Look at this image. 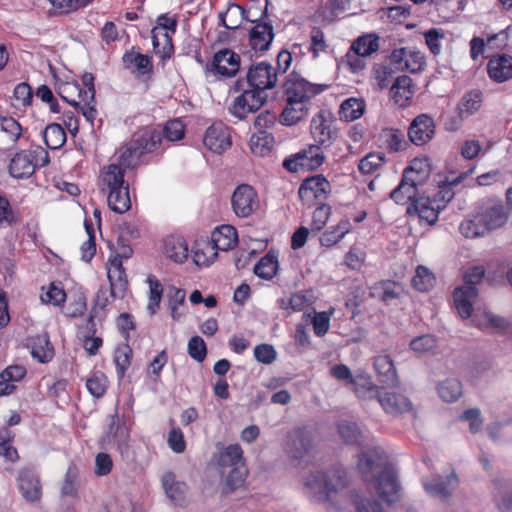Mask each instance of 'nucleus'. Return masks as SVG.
Segmentation results:
<instances>
[{"mask_svg": "<svg viewBox=\"0 0 512 512\" xmlns=\"http://www.w3.org/2000/svg\"><path fill=\"white\" fill-rule=\"evenodd\" d=\"M390 63L397 71L419 73L426 66L424 53L411 47H402L392 51L389 55Z\"/></svg>", "mask_w": 512, "mask_h": 512, "instance_id": "7", "label": "nucleus"}, {"mask_svg": "<svg viewBox=\"0 0 512 512\" xmlns=\"http://www.w3.org/2000/svg\"><path fill=\"white\" fill-rule=\"evenodd\" d=\"M422 186L423 184H418L415 179L403 175L400 184L390 193V197L397 204L403 205L409 201L413 203L419 198V188Z\"/></svg>", "mask_w": 512, "mask_h": 512, "instance_id": "29", "label": "nucleus"}, {"mask_svg": "<svg viewBox=\"0 0 512 512\" xmlns=\"http://www.w3.org/2000/svg\"><path fill=\"white\" fill-rule=\"evenodd\" d=\"M19 489L22 496L29 502H36L41 498V485L36 474L24 469L18 477Z\"/></svg>", "mask_w": 512, "mask_h": 512, "instance_id": "30", "label": "nucleus"}, {"mask_svg": "<svg viewBox=\"0 0 512 512\" xmlns=\"http://www.w3.org/2000/svg\"><path fill=\"white\" fill-rule=\"evenodd\" d=\"M108 379L101 373L96 372L86 381V387L89 393L95 398H101L107 389Z\"/></svg>", "mask_w": 512, "mask_h": 512, "instance_id": "60", "label": "nucleus"}, {"mask_svg": "<svg viewBox=\"0 0 512 512\" xmlns=\"http://www.w3.org/2000/svg\"><path fill=\"white\" fill-rule=\"evenodd\" d=\"M0 129L12 144H15L23 134L22 126L13 117L0 116Z\"/></svg>", "mask_w": 512, "mask_h": 512, "instance_id": "55", "label": "nucleus"}, {"mask_svg": "<svg viewBox=\"0 0 512 512\" xmlns=\"http://www.w3.org/2000/svg\"><path fill=\"white\" fill-rule=\"evenodd\" d=\"M482 92L472 90L466 93L458 104V112L461 118H467L476 113L482 105Z\"/></svg>", "mask_w": 512, "mask_h": 512, "instance_id": "45", "label": "nucleus"}, {"mask_svg": "<svg viewBox=\"0 0 512 512\" xmlns=\"http://www.w3.org/2000/svg\"><path fill=\"white\" fill-rule=\"evenodd\" d=\"M231 206L237 217L248 218L259 208L257 192L248 184L237 186L231 196Z\"/></svg>", "mask_w": 512, "mask_h": 512, "instance_id": "9", "label": "nucleus"}, {"mask_svg": "<svg viewBox=\"0 0 512 512\" xmlns=\"http://www.w3.org/2000/svg\"><path fill=\"white\" fill-rule=\"evenodd\" d=\"M378 402L384 411L391 415H398L412 410L410 400L402 394H381L378 396Z\"/></svg>", "mask_w": 512, "mask_h": 512, "instance_id": "32", "label": "nucleus"}, {"mask_svg": "<svg viewBox=\"0 0 512 512\" xmlns=\"http://www.w3.org/2000/svg\"><path fill=\"white\" fill-rule=\"evenodd\" d=\"M386 460L383 449L371 448L359 456L358 469L364 481H376L379 496L391 503L398 499L400 486L394 471L386 466Z\"/></svg>", "mask_w": 512, "mask_h": 512, "instance_id": "2", "label": "nucleus"}, {"mask_svg": "<svg viewBox=\"0 0 512 512\" xmlns=\"http://www.w3.org/2000/svg\"><path fill=\"white\" fill-rule=\"evenodd\" d=\"M125 170L116 163L105 166L100 175V185L103 191H111L129 185L124 180Z\"/></svg>", "mask_w": 512, "mask_h": 512, "instance_id": "31", "label": "nucleus"}, {"mask_svg": "<svg viewBox=\"0 0 512 512\" xmlns=\"http://www.w3.org/2000/svg\"><path fill=\"white\" fill-rule=\"evenodd\" d=\"M278 271V258L273 252H268L255 265L254 273L266 280H271Z\"/></svg>", "mask_w": 512, "mask_h": 512, "instance_id": "47", "label": "nucleus"}, {"mask_svg": "<svg viewBox=\"0 0 512 512\" xmlns=\"http://www.w3.org/2000/svg\"><path fill=\"white\" fill-rule=\"evenodd\" d=\"M390 93L396 104L400 106L407 105L414 95L412 79L406 75L397 77L391 86Z\"/></svg>", "mask_w": 512, "mask_h": 512, "instance_id": "36", "label": "nucleus"}, {"mask_svg": "<svg viewBox=\"0 0 512 512\" xmlns=\"http://www.w3.org/2000/svg\"><path fill=\"white\" fill-rule=\"evenodd\" d=\"M43 138L48 148L56 150L65 144L66 133L60 124L52 123L45 128Z\"/></svg>", "mask_w": 512, "mask_h": 512, "instance_id": "51", "label": "nucleus"}, {"mask_svg": "<svg viewBox=\"0 0 512 512\" xmlns=\"http://www.w3.org/2000/svg\"><path fill=\"white\" fill-rule=\"evenodd\" d=\"M382 145L391 152H399L406 149L407 142L401 130L386 128L380 134Z\"/></svg>", "mask_w": 512, "mask_h": 512, "instance_id": "44", "label": "nucleus"}, {"mask_svg": "<svg viewBox=\"0 0 512 512\" xmlns=\"http://www.w3.org/2000/svg\"><path fill=\"white\" fill-rule=\"evenodd\" d=\"M31 355L40 363H48L54 357V348L47 333L32 336L27 340Z\"/></svg>", "mask_w": 512, "mask_h": 512, "instance_id": "25", "label": "nucleus"}, {"mask_svg": "<svg viewBox=\"0 0 512 512\" xmlns=\"http://www.w3.org/2000/svg\"><path fill=\"white\" fill-rule=\"evenodd\" d=\"M312 447L311 433L304 428L294 430L287 442V452L295 459L302 458Z\"/></svg>", "mask_w": 512, "mask_h": 512, "instance_id": "24", "label": "nucleus"}, {"mask_svg": "<svg viewBox=\"0 0 512 512\" xmlns=\"http://www.w3.org/2000/svg\"><path fill=\"white\" fill-rule=\"evenodd\" d=\"M484 274L485 270L482 266L469 269L464 275V284L454 290V304L463 319L471 317L473 303L478 296L476 285L482 281Z\"/></svg>", "mask_w": 512, "mask_h": 512, "instance_id": "3", "label": "nucleus"}, {"mask_svg": "<svg viewBox=\"0 0 512 512\" xmlns=\"http://www.w3.org/2000/svg\"><path fill=\"white\" fill-rule=\"evenodd\" d=\"M301 489L310 502L325 504L337 511L357 504V512H383L375 500L357 503L358 495L350 488L347 471L342 467L308 472L302 478Z\"/></svg>", "mask_w": 512, "mask_h": 512, "instance_id": "1", "label": "nucleus"}, {"mask_svg": "<svg viewBox=\"0 0 512 512\" xmlns=\"http://www.w3.org/2000/svg\"><path fill=\"white\" fill-rule=\"evenodd\" d=\"M351 48L361 56H370L379 49V38L375 34H366L356 39Z\"/></svg>", "mask_w": 512, "mask_h": 512, "instance_id": "53", "label": "nucleus"}, {"mask_svg": "<svg viewBox=\"0 0 512 512\" xmlns=\"http://www.w3.org/2000/svg\"><path fill=\"white\" fill-rule=\"evenodd\" d=\"M247 84L250 88L266 92L276 86L278 74L276 68L267 62L251 65L246 74Z\"/></svg>", "mask_w": 512, "mask_h": 512, "instance_id": "10", "label": "nucleus"}, {"mask_svg": "<svg viewBox=\"0 0 512 512\" xmlns=\"http://www.w3.org/2000/svg\"><path fill=\"white\" fill-rule=\"evenodd\" d=\"M459 230L466 238H477L488 233L478 212L471 218L464 219L459 226Z\"/></svg>", "mask_w": 512, "mask_h": 512, "instance_id": "50", "label": "nucleus"}, {"mask_svg": "<svg viewBox=\"0 0 512 512\" xmlns=\"http://www.w3.org/2000/svg\"><path fill=\"white\" fill-rule=\"evenodd\" d=\"M438 396L447 403L457 401L463 393L462 383L456 378H446L437 384Z\"/></svg>", "mask_w": 512, "mask_h": 512, "instance_id": "41", "label": "nucleus"}, {"mask_svg": "<svg viewBox=\"0 0 512 512\" xmlns=\"http://www.w3.org/2000/svg\"><path fill=\"white\" fill-rule=\"evenodd\" d=\"M240 68V56L230 49L218 51L213 58L211 71L223 77H233Z\"/></svg>", "mask_w": 512, "mask_h": 512, "instance_id": "19", "label": "nucleus"}, {"mask_svg": "<svg viewBox=\"0 0 512 512\" xmlns=\"http://www.w3.org/2000/svg\"><path fill=\"white\" fill-rule=\"evenodd\" d=\"M395 71V67L390 63L379 64L374 67L373 74L374 78L377 80L378 85L381 89L388 87L390 81L392 80Z\"/></svg>", "mask_w": 512, "mask_h": 512, "instance_id": "63", "label": "nucleus"}, {"mask_svg": "<svg viewBox=\"0 0 512 512\" xmlns=\"http://www.w3.org/2000/svg\"><path fill=\"white\" fill-rule=\"evenodd\" d=\"M492 495L500 512L512 511V481L506 479L493 480Z\"/></svg>", "mask_w": 512, "mask_h": 512, "instance_id": "27", "label": "nucleus"}, {"mask_svg": "<svg viewBox=\"0 0 512 512\" xmlns=\"http://www.w3.org/2000/svg\"><path fill=\"white\" fill-rule=\"evenodd\" d=\"M373 366L380 383L389 387H394L398 384L397 372L389 355L376 356Z\"/></svg>", "mask_w": 512, "mask_h": 512, "instance_id": "28", "label": "nucleus"}, {"mask_svg": "<svg viewBox=\"0 0 512 512\" xmlns=\"http://www.w3.org/2000/svg\"><path fill=\"white\" fill-rule=\"evenodd\" d=\"M310 128L316 145L324 148L331 146L335 138V132L331 129V122L322 112L312 118Z\"/></svg>", "mask_w": 512, "mask_h": 512, "instance_id": "22", "label": "nucleus"}, {"mask_svg": "<svg viewBox=\"0 0 512 512\" xmlns=\"http://www.w3.org/2000/svg\"><path fill=\"white\" fill-rule=\"evenodd\" d=\"M478 213L488 232L503 227L509 218V211L498 199L487 200Z\"/></svg>", "mask_w": 512, "mask_h": 512, "instance_id": "15", "label": "nucleus"}, {"mask_svg": "<svg viewBox=\"0 0 512 512\" xmlns=\"http://www.w3.org/2000/svg\"><path fill=\"white\" fill-rule=\"evenodd\" d=\"M267 93L254 88L244 89L229 107L230 113L242 120L260 109L267 101Z\"/></svg>", "mask_w": 512, "mask_h": 512, "instance_id": "6", "label": "nucleus"}, {"mask_svg": "<svg viewBox=\"0 0 512 512\" xmlns=\"http://www.w3.org/2000/svg\"><path fill=\"white\" fill-rule=\"evenodd\" d=\"M365 101L360 98H348L342 102L339 109L341 120L352 122L359 119L365 112Z\"/></svg>", "mask_w": 512, "mask_h": 512, "instance_id": "43", "label": "nucleus"}, {"mask_svg": "<svg viewBox=\"0 0 512 512\" xmlns=\"http://www.w3.org/2000/svg\"><path fill=\"white\" fill-rule=\"evenodd\" d=\"M188 245L182 237L169 236L164 241V254L176 263H183L188 257Z\"/></svg>", "mask_w": 512, "mask_h": 512, "instance_id": "38", "label": "nucleus"}, {"mask_svg": "<svg viewBox=\"0 0 512 512\" xmlns=\"http://www.w3.org/2000/svg\"><path fill=\"white\" fill-rule=\"evenodd\" d=\"M240 465H245L243 450L240 445L231 444L219 453L218 466L220 468V472Z\"/></svg>", "mask_w": 512, "mask_h": 512, "instance_id": "39", "label": "nucleus"}, {"mask_svg": "<svg viewBox=\"0 0 512 512\" xmlns=\"http://www.w3.org/2000/svg\"><path fill=\"white\" fill-rule=\"evenodd\" d=\"M441 210H443V204H436L429 197H419L407 208V214L416 215L421 222L434 225Z\"/></svg>", "mask_w": 512, "mask_h": 512, "instance_id": "18", "label": "nucleus"}, {"mask_svg": "<svg viewBox=\"0 0 512 512\" xmlns=\"http://www.w3.org/2000/svg\"><path fill=\"white\" fill-rule=\"evenodd\" d=\"M237 241V231L231 225H222L216 228L210 240L217 251H228L237 244Z\"/></svg>", "mask_w": 512, "mask_h": 512, "instance_id": "34", "label": "nucleus"}, {"mask_svg": "<svg viewBox=\"0 0 512 512\" xmlns=\"http://www.w3.org/2000/svg\"><path fill=\"white\" fill-rule=\"evenodd\" d=\"M435 130L434 119L427 114H420L411 122L408 137L414 145L422 146L433 139Z\"/></svg>", "mask_w": 512, "mask_h": 512, "instance_id": "17", "label": "nucleus"}, {"mask_svg": "<svg viewBox=\"0 0 512 512\" xmlns=\"http://www.w3.org/2000/svg\"><path fill=\"white\" fill-rule=\"evenodd\" d=\"M107 276L110 282V293L116 297L117 293H122L126 289V273L119 258H109Z\"/></svg>", "mask_w": 512, "mask_h": 512, "instance_id": "33", "label": "nucleus"}, {"mask_svg": "<svg viewBox=\"0 0 512 512\" xmlns=\"http://www.w3.org/2000/svg\"><path fill=\"white\" fill-rule=\"evenodd\" d=\"M188 354L197 362H203L206 358L207 348L200 336H193L188 342Z\"/></svg>", "mask_w": 512, "mask_h": 512, "instance_id": "64", "label": "nucleus"}, {"mask_svg": "<svg viewBox=\"0 0 512 512\" xmlns=\"http://www.w3.org/2000/svg\"><path fill=\"white\" fill-rule=\"evenodd\" d=\"M177 27V19L169 16L168 14H162L157 18V26L152 30V43L154 48L159 46V35L163 36L165 43L169 45V49L172 48L171 38L169 32L175 33Z\"/></svg>", "mask_w": 512, "mask_h": 512, "instance_id": "35", "label": "nucleus"}, {"mask_svg": "<svg viewBox=\"0 0 512 512\" xmlns=\"http://www.w3.org/2000/svg\"><path fill=\"white\" fill-rule=\"evenodd\" d=\"M147 281L149 284V301L147 305V310L151 315H153L159 308L163 294V288L161 283L155 276H149Z\"/></svg>", "mask_w": 512, "mask_h": 512, "instance_id": "58", "label": "nucleus"}, {"mask_svg": "<svg viewBox=\"0 0 512 512\" xmlns=\"http://www.w3.org/2000/svg\"><path fill=\"white\" fill-rule=\"evenodd\" d=\"M489 77L497 82L503 83L512 78V56L501 54L493 56L487 64Z\"/></svg>", "mask_w": 512, "mask_h": 512, "instance_id": "23", "label": "nucleus"}, {"mask_svg": "<svg viewBox=\"0 0 512 512\" xmlns=\"http://www.w3.org/2000/svg\"><path fill=\"white\" fill-rule=\"evenodd\" d=\"M159 141L158 133L145 132L139 135L137 139L119 150L116 164L123 167L124 170L135 167L141 155L155 150Z\"/></svg>", "mask_w": 512, "mask_h": 512, "instance_id": "4", "label": "nucleus"}, {"mask_svg": "<svg viewBox=\"0 0 512 512\" xmlns=\"http://www.w3.org/2000/svg\"><path fill=\"white\" fill-rule=\"evenodd\" d=\"M274 38L273 27L271 24L263 22L257 23L250 30L249 44L256 52H263L269 49Z\"/></svg>", "mask_w": 512, "mask_h": 512, "instance_id": "26", "label": "nucleus"}, {"mask_svg": "<svg viewBox=\"0 0 512 512\" xmlns=\"http://www.w3.org/2000/svg\"><path fill=\"white\" fill-rule=\"evenodd\" d=\"M435 282V277L433 273L424 266H418L416 269V274L412 278V285L419 291H428L433 287Z\"/></svg>", "mask_w": 512, "mask_h": 512, "instance_id": "59", "label": "nucleus"}, {"mask_svg": "<svg viewBox=\"0 0 512 512\" xmlns=\"http://www.w3.org/2000/svg\"><path fill=\"white\" fill-rule=\"evenodd\" d=\"M161 485L167 498L175 505L185 504L188 487L185 482L177 480L173 472L167 471L162 475Z\"/></svg>", "mask_w": 512, "mask_h": 512, "instance_id": "20", "label": "nucleus"}, {"mask_svg": "<svg viewBox=\"0 0 512 512\" xmlns=\"http://www.w3.org/2000/svg\"><path fill=\"white\" fill-rule=\"evenodd\" d=\"M474 168L470 169L468 173L461 174L457 177H447L446 181L439 186V191L434 197V201L436 204H443V209L446 207V204L450 202L454 197V192L452 190L453 186H456L462 182L465 176L472 173Z\"/></svg>", "mask_w": 512, "mask_h": 512, "instance_id": "46", "label": "nucleus"}, {"mask_svg": "<svg viewBox=\"0 0 512 512\" xmlns=\"http://www.w3.org/2000/svg\"><path fill=\"white\" fill-rule=\"evenodd\" d=\"M40 298L45 304L60 306L66 300V293L60 282H52L47 291L41 294Z\"/></svg>", "mask_w": 512, "mask_h": 512, "instance_id": "57", "label": "nucleus"}, {"mask_svg": "<svg viewBox=\"0 0 512 512\" xmlns=\"http://www.w3.org/2000/svg\"><path fill=\"white\" fill-rule=\"evenodd\" d=\"M310 106L299 102L286 100V105L279 116L282 125L292 126L304 119L309 112Z\"/></svg>", "mask_w": 512, "mask_h": 512, "instance_id": "37", "label": "nucleus"}, {"mask_svg": "<svg viewBox=\"0 0 512 512\" xmlns=\"http://www.w3.org/2000/svg\"><path fill=\"white\" fill-rule=\"evenodd\" d=\"M320 90L313 84L298 75H290L284 83V95L286 100L299 102L310 106L311 100Z\"/></svg>", "mask_w": 512, "mask_h": 512, "instance_id": "12", "label": "nucleus"}, {"mask_svg": "<svg viewBox=\"0 0 512 512\" xmlns=\"http://www.w3.org/2000/svg\"><path fill=\"white\" fill-rule=\"evenodd\" d=\"M245 14L246 12L243 7L232 3L225 12L219 14V19L225 28L233 30L241 25L242 21L246 18Z\"/></svg>", "mask_w": 512, "mask_h": 512, "instance_id": "49", "label": "nucleus"}, {"mask_svg": "<svg viewBox=\"0 0 512 512\" xmlns=\"http://www.w3.org/2000/svg\"><path fill=\"white\" fill-rule=\"evenodd\" d=\"M44 155L43 163L49 162L48 154L42 148L35 151L23 150L17 153L11 160L9 173L12 177L22 179L30 177L36 169V153Z\"/></svg>", "mask_w": 512, "mask_h": 512, "instance_id": "13", "label": "nucleus"}, {"mask_svg": "<svg viewBox=\"0 0 512 512\" xmlns=\"http://www.w3.org/2000/svg\"><path fill=\"white\" fill-rule=\"evenodd\" d=\"M330 183L323 175H316L304 180L299 188V197L307 206L322 203L330 193Z\"/></svg>", "mask_w": 512, "mask_h": 512, "instance_id": "11", "label": "nucleus"}, {"mask_svg": "<svg viewBox=\"0 0 512 512\" xmlns=\"http://www.w3.org/2000/svg\"><path fill=\"white\" fill-rule=\"evenodd\" d=\"M13 437V433L7 428L0 431V455L12 462L18 458L17 450L11 444Z\"/></svg>", "mask_w": 512, "mask_h": 512, "instance_id": "61", "label": "nucleus"}, {"mask_svg": "<svg viewBox=\"0 0 512 512\" xmlns=\"http://www.w3.org/2000/svg\"><path fill=\"white\" fill-rule=\"evenodd\" d=\"M221 475L225 480L226 486L230 490L240 487L246 478L247 468L246 465H240L221 471Z\"/></svg>", "mask_w": 512, "mask_h": 512, "instance_id": "54", "label": "nucleus"}, {"mask_svg": "<svg viewBox=\"0 0 512 512\" xmlns=\"http://www.w3.org/2000/svg\"><path fill=\"white\" fill-rule=\"evenodd\" d=\"M192 252L193 261L197 266H209L217 257V250L208 239L197 241Z\"/></svg>", "mask_w": 512, "mask_h": 512, "instance_id": "40", "label": "nucleus"}, {"mask_svg": "<svg viewBox=\"0 0 512 512\" xmlns=\"http://www.w3.org/2000/svg\"><path fill=\"white\" fill-rule=\"evenodd\" d=\"M472 316V324L481 329L492 332H503L509 328L510 322L499 315L487 310H477Z\"/></svg>", "mask_w": 512, "mask_h": 512, "instance_id": "21", "label": "nucleus"}, {"mask_svg": "<svg viewBox=\"0 0 512 512\" xmlns=\"http://www.w3.org/2000/svg\"><path fill=\"white\" fill-rule=\"evenodd\" d=\"M101 442L104 446H116L122 457L128 456L130 449V432L125 420L116 411L106 418V427Z\"/></svg>", "mask_w": 512, "mask_h": 512, "instance_id": "5", "label": "nucleus"}, {"mask_svg": "<svg viewBox=\"0 0 512 512\" xmlns=\"http://www.w3.org/2000/svg\"><path fill=\"white\" fill-rule=\"evenodd\" d=\"M404 176L415 179L418 184H425L430 176L429 164L424 159H414L404 170Z\"/></svg>", "mask_w": 512, "mask_h": 512, "instance_id": "52", "label": "nucleus"}, {"mask_svg": "<svg viewBox=\"0 0 512 512\" xmlns=\"http://www.w3.org/2000/svg\"><path fill=\"white\" fill-rule=\"evenodd\" d=\"M108 205L116 213H125L131 207L129 185L108 191Z\"/></svg>", "mask_w": 512, "mask_h": 512, "instance_id": "42", "label": "nucleus"}, {"mask_svg": "<svg viewBox=\"0 0 512 512\" xmlns=\"http://www.w3.org/2000/svg\"><path fill=\"white\" fill-rule=\"evenodd\" d=\"M351 384L355 394L359 398H372L378 392V386L375 385L368 374L360 373L354 376Z\"/></svg>", "mask_w": 512, "mask_h": 512, "instance_id": "48", "label": "nucleus"}, {"mask_svg": "<svg viewBox=\"0 0 512 512\" xmlns=\"http://www.w3.org/2000/svg\"><path fill=\"white\" fill-rule=\"evenodd\" d=\"M350 223L348 221H342L331 230L326 231L320 237L321 245L330 247L338 243L344 236L349 232Z\"/></svg>", "mask_w": 512, "mask_h": 512, "instance_id": "56", "label": "nucleus"}, {"mask_svg": "<svg viewBox=\"0 0 512 512\" xmlns=\"http://www.w3.org/2000/svg\"><path fill=\"white\" fill-rule=\"evenodd\" d=\"M87 330L88 335L84 338L83 347L90 355H95L102 345V339L100 337H94L95 322L92 315L88 319Z\"/></svg>", "mask_w": 512, "mask_h": 512, "instance_id": "62", "label": "nucleus"}, {"mask_svg": "<svg viewBox=\"0 0 512 512\" xmlns=\"http://www.w3.org/2000/svg\"><path fill=\"white\" fill-rule=\"evenodd\" d=\"M458 476L451 472L445 477L440 475L424 478L422 484L427 494L445 500L449 498L458 486Z\"/></svg>", "mask_w": 512, "mask_h": 512, "instance_id": "16", "label": "nucleus"}, {"mask_svg": "<svg viewBox=\"0 0 512 512\" xmlns=\"http://www.w3.org/2000/svg\"><path fill=\"white\" fill-rule=\"evenodd\" d=\"M203 144L213 153L225 152L232 144L230 128L222 122L213 123L205 131Z\"/></svg>", "mask_w": 512, "mask_h": 512, "instance_id": "14", "label": "nucleus"}, {"mask_svg": "<svg viewBox=\"0 0 512 512\" xmlns=\"http://www.w3.org/2000/svg\"><path fill=\"white\" fill-rule=\"evenodd\" d=\"M324 159L322 147L309 145L290 158L285 159L283 166L291 172H297L300 169L314 170L323 164Z\"/></svg>", "mask_w": 512, "mask_h": 512, "instance_id": "8", "label": "nucleus"}]
</instances>
